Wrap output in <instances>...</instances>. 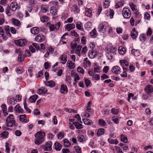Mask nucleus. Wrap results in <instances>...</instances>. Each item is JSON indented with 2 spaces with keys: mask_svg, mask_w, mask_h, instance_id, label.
<instances>
[{
  "mask_svg": "<svg viewBox=\"0 0 153 153\" xmlns=\"http://www.w3.org/2000/svg\"><path fill=\"white\" fill-rule=\"evenodd\" d=\"M117 49L112 46H107L105 48V52L107 57L109 59H112L114 56L116 54Z\"/></svg>",
  "mask_w": 153,
  "mask_h": 153,
  "instance_id": "obj_1",
  "label": "nucleus"
},
{
  "mask_svg": "<svg viewBox=\"0 0 153 153\" xmlns=\"http://www.w3.org/2000/svg\"><path fill=\"white\" fill-rule=\"evenodd\" d=\"M45 133L44 132L38 131L35 135V143L37 145L41 144L44 140Z\"/></svg>",
  "mask_w": 153,
  "mask_h": 153,
  "instance_id": "obj_2",
  "label": "nucleus"
},
{
  "mask_svg": "<svg viewBox=\"0 0 153 153\" xmlns=\"http://www.w3.org/2000/svg\"><path fill=\"white\" fill-rule=\"evenodd\" d=\"M5 123L6 126L8 127H11L15 126L16 121L13 115L10 114L7 117Z\"/></svg>",
  "mask_w": 153,
  "mask_h": 153,
  "instance_id": "obj_3",
  "label": "nucleus"
},
{
  "mask_svg": "<svg viewBox=\"0 0 153 153\" xmlns=\"http://www.w3.org/2000/svg\"><path fill=\"white\" fill-rule=\"evenodd\" d=\"M122 14L124 18L126 19L129 18L131 16L130 10L127 8H124L123 9Z\"/></svg>",
  "mask_w": 153,
  "mask_h": 153,
  "instance_id": "obj_4",
  "label": "nucleus"
},
{
  "mask_svg": "<svg viewBox=\"0 0 153 153\" xmlns=\"http://www.w3.org/2000/svg\"><path fill=\"white\" fill-rule=\"evenodd\" d=\"M14 42L17 45L23 46L26 44V41L25 39H19L15 40Z\"/></svg>",
  "mask_w": 153,
  "mask_h": 153,
  "instance_id": "obj_5",
  "label": "nucleus"
},
{
  "mask_svg": "<svg viewBox=\"0 0 153 153\" xmlns=\"http://www.w3.org/2000/svg\"><path fill=\"white\" fill-rule=\"evenodd\" d=\"M107 27L105 26L103 23L100 24L98 28L99 32L101 33H104L106 30Z\"/></svg>",
  "mask_w": 153,
  "mask_h": 153,
  "instance_id": "obj_6",
  "label": "nucleus"
},
{
  "mask_svg": "<svg viewBox=\"0 0 153 153\" xmlns=\"http://www.w3.org/2000/svg\"><path fill=\"white\" fill-rule=\"evenodd\" d=\"M52 143L51 141H48L46 142V144L45 146L44 149L45 151H50L52 149L51 146Z\"/></svg>",
  "mask_w": 153,
  "mask_h": 153,
  "instance_id": "obj_7",
  "label": "nucleus"
},
{
  "mask_svg": "<svg viewBox=\"0 0 153 153\" xmlns=\"http://www.w3.org/2000/svg\"><path fill=\"white\" fill-rule=\"evenodd\" d=\"M91 65V62L86 57L83 60V67L86 69L87 67H90Z\"/></svg>",
  "mask_w": 153,
  "mask_h": 153,
  "instance_id": "obj_8",
  "label": "nucleus"
},
{
  "mask_svg": "<svg viewBox=\"0 0 153 153\" xmlns=\"http://www.w3.org/2000/svg\"><path fill=\"white\" fill-rule=\"evenodd\" d=\"M45 37L43 35L38 34L35 38V40L37 42H41L45 40Z\"/></svg>",
  "mask_w": 153,
  "mask_h": 153,
  "instance_id": "obj_9",
  "label": "nucleus"
},
{
  "mask_svg": "<svg viewBox=\"0 0 153 153\" xmlns=\"http://www.w3.org/2000/svg\"><path fill=\"white\" fill-rule=\"evenodd\" d=\"M97 55V52L95 50H89L88 53L89 57L91 59L94 58Z\"/></svg>",
  "mask_w": 153,
  "mask_h": 153,
  "instance_id": "obj_10",
  "label": "nucleus"
},
{
  "mask_svg": "<svg viewBox=\"0 0 153 153\" xmlns=\"http://www.w3.org/2000/svg\"><path fill=\"white\" fill-rule=\"evenodd\" d=\"M18 4L16 2H14L12 3L10 6H9L10 7L11 10L14 11H16L17 9H19L18 8Z\"/></svg>",
  "mask_w": 153,
  "mask_h": 153,
  "instance_id": "obj_11",
  "label": "nucleus"
},
{
  "mask_svg": "<svg viewBox=\"0 0 153 153\" xmlns=\"http://www.w3.org/2000/svg\"><path fill=\"white\" fill-rule=\"evenodd\" d=\"M60 91L62 93L66 94L68 91L67 86L64 84H62L61 86Z\"/></svg>",
  "mask_w": 153,
  "mask_h": 153,
  "instance_id": "obj_12",
  "label": "nucleus"
},
{
  "mask_svg": "<svg viewBox=\"0 0 153 153\" xmlns=\"http://www.w3.org/2000/svg\"><path fill=\"white\" fill-rule=\"evenodd\" d=\"M19 117V120L21 122L27 123L29 121V120L26 118V115L25 114L20 115Z\"/></svg>",
  "mask_w": 153,
  "mask_h": 153,
  "instance_id": "obj_13",
  "label": "nucleus"
},
{
  "mask_svg": "<svg viewBox=\"0 0 153 153\" xmlns=\"http://www.w3.org/2000/svg\"><path fill=\"white\" fill-rule=\"evenodd\" d=\"M45 84L47 86L52 88L54 87L56 85L55 82L53 80H50L47 82H45Z\"/></svg>",
  "mask_w": 153,
  "mask_h": 153,
  "instance_id": "obj_14",
  "label": "nucleus"
},
{
  "mask_svg": "<svg viewBox=\"0 0 153 153\" xmlns=\"http://www.w3.org/2000/svg\"><path fill=\"white\" fill-rule=\"evenodd\" d=\"M145 92L148 94L151 93L153 91L152 87L150 85H148L145 89Z\"/></svg>",
  "mask_w": 153,
  "mask_h": 153,
  "instance_id": "obj_15",
  "label": "nucleus"
},
{
  "mask_svg": "<svg viewBox=\"0 0 153 153\" xmlns=\"http://www.w3.org/2000/svg\"><path fill=\"white\" fill-rule=\"evenodd\" d=\"M14 110L16 113H23V110L21 108L19 105L17 104L14 107Z\"/></svg>",
  "mask_w": 153,
  "mask_h": 153,
  "instance_id": "obj_16",
  "label": "nucleus"
},
{
  "mask_svg": "<svg viewBox=\"0 0 153 153\" xmlns=\"http://www.w3.org/2000/svg\"><path fill=\"white\" fill-rule=\"evenodd\" d=\"M92 9L87 7L85 8V15L87 16L91 17L92 15Z\"/></svg>",
  "mask_w": 153,
  "mask_h": 153,
  "instance_id": "obj_17",
  "label": "nucleus"
},
{
  "mask_svg": "<svg viewBox=\"0 0 153 153\" xmlns=\"http://www.w3.org/2000/svg\"><path fill=\"white\" fill-rule=\"evenodd\" d=\"M59 59L61 61V62L63 64H65L67 61V56L65 55H63L60 56Z\"/></svg>",
  "mask_w": 153,
  "mask_h": 153,
  "instance_id": "obj_18",
  "label": "nucleus"
},
{
  "mask_svg": "<svg viewBox=\"0 0 153 153\" xmlns=\"http://www.w3.org/2000/svg\"><path fill=\"white\" fill-rule=\"evenodd\" d=\"M30 32L33 34L37 35L39 33V29L36 27H33L31 29Z\"/></svg>",
  "mask_w": 153,
  "mask_h": 153,
  "instance_id": "obj_19",
  "label": "nucleus"
},
{
  "mask_svg": "<svg viewBox=\"0 0 153 153\" xmlns=\"http://www.w3.org/2000/svg\"><path fill=\"white\" fill-rule=\"evenodd\" d=\"M120 68L119 67L116 66L114 67L111 71L113 72H114L115 74H118L120 72Z\"/></svg>",
  "mask_w": 153,
  "mask_h": 153,
  "instance_id": "obj_20",
  "label": "nucleus"
},
{
  "mask_svg": "<svg viewBox=\"0 0 153 153\" xmlns=\"http://www.w3.org/2000/svg\"><path fill=\"white\" fill-rule=\"evenodd\" d=\"M138 35V32L136 31L135 28L133 29L131 32V37L134 39H136Z\"/></svg>",
  "mask_w": 153,
  "mask_h": 153,
  "instance_id": "obj_21",
  "label": "nucleus"
},
{
  "mask_svg": "<svg viewBox=\"0 0 153 153\" xmlns=\"http://www.w3.org/2000/svg\"><path fill=\"white\" fill-rule=\"evenodd\" d=\"M118 51L119 53L121 55H124L126 52V49L123 46H120L118 48Z\"/></svg>",
  "mask_w": 153,
  "mask_h": 153,
  "instance_id": "obj_22",
  "label": "nucleus"
},
{
  "mask_svg": "<svg viewBox=\"0 0 153 153\" xmlns=\"http://www.w3.org/2000/svg\"><path fill=\"white\" fill-rule=\"evenodd\" d=\"M48 90L46 88L42 87L40 88L38 90V92L39 94H41L43 93L45 94L47 92Z\"/></svg>",
  "mask_w": 153,
  "mask_h": 153,
  "instance_id": "obj_23",
  "label": "nucleus"
},
{
  "mask_svg": "<svg viewBox=\"0 0 153 153\" xmlns=\"http://www.w3.org/2000/svg\"><path fill=\"white\" fill-rule=\"evenodd\" d=\"M68 66L70 69H73L75 67V63L73 62L72 61L68 60L67 62Z\"/></svg>",
  "mask_w": 153,
  "mask_h": 153,
  "instance_id": "obj_24",
  "label": "nucleus"
},
{
  "mask_svg": "<svg viewBox=\"0 0 153 153\" xmlns=\"http://www.w3.org/2000/svg\"><path fill=\"white\" fill-rule=\"evenodd\" d=\"M75 27V25L73 24H68L66 25L65 29H67L68 31H69L71 29L74 28Z\"/></svg>",
  "mask_w": 153,
  "mask_h": 153,
  "instance_id": "obj_25",
  "label": "nucleus"
},
{
  "mask_svg": "<svg viewBox=\"0 0 153 153\" xmlns=\"http://www.w3.org/2000/svg\"><path fill=\"white\" fill-rule=\"evenodd\" d=\"M82 48V46L79 45H78L76 48L75 52L77 54V55L80 56H81V51Z\"/></svg>",
  "mask_w": 153,
  "mask_h": 153,
  "instance_id": "obj_26",
  "label": "nucleus"
},
{
  "mask_svg": "<svg viewBox=\"0 0 153 153\" xmlns=\"http://www.w3.org/2000/svg\"><path fill=\"white\" fill-rule=\"evenodd\" d=\"M76 28L81 31H83L84 29L83 27V25L82 23L80 22H78L76 24Z\"/></svg>",
  "mask_w": 153,
  "mask_h": 153,
  "instance_id": "obj_27",
  "label": "nucleus"
},
{
  "mask_svg": "<svg viewBox=\"0 0 153 153\" xmlns=\"http://www.w3.org/2000/svg\"><path fill=\"white\" fill-rule=\"evenodd\" d=\"M38 96L35 94L30 97L29 98V100L31 102H34L37 98Z\"/></svg>",
  "mask_w": 153,
  "mask_h": 153,
  "instance_id": "obj_28",
  "label": "nucleus"
},
{
  "mask_svg": "<svg viewBox=\"0 0 153 153\" xmlns=\"http://www.w3.org/2000/svg\"><path fill=\"white\" fill-rule=\"evenodd\" d=\"M82 120L84 124L87 125H91L93 123L91 120L87 119H84Z\"/></svg>",
  "mask_w": 153,
  "mask_h": 153,
  "instance_id": "obj_29",
  "label": "nucleus"
},
{
  "mask_svg": "<svg viewBox=\"0 0 153 153\" xmlns=\"http://www.w3.org/2000/svg\"><path fill=\"white\" fill-rule=\"evenodd\" d=\"M54 146L55 149L58 151L60 150L62 147L61 144L57 142L55 143Z\"/></svg>",
  "mask_w": 153,
  "mask_h": 153,
  "instance_id": "obj_30",
  "label": "nucleus"
},
{
  "mask_svg": "<svg viewBox=\"0 0 153 153\" xmlns=\"http://www.w3.org/2000/svg\"><path fill=\"white\" fill-rule=\"evenodd\" d=\"M73 124L75 126L76 128L77 129H80L83 128V126L82 124L79 122H74L73 123Z\"/></svg>",
  "mask_w": 153,
  "mask_h": 153,
  "instance_id": "obj_31",
  "label": "nucleus"
},
{
  "mask_svg": "<svg viewBox=\"0 0 153 153\" xmlns=\"http://www.w3.org/2000/svg\"><path fill=\"white\" fill-rule=\"evenodd\" d=\"M105 13L107 16L109 15L111 19H112L113 18L114 14V11L112 10H110L109 11H106Z\"/></svg>",
  "mask_w": 153,
  "mask_h": 153,
  "instance_id": "obj_32",
  "label": "nucleus"
},
{
  "mask_svg": "<svg viewBox=\"0 0 153 153\" xmlns=\"http://www.w3.org/2000/svg\"><path fill=\"white\" fill-rule=\"evenodd\" d=\"M91 36L93 38H96L97 35V32L96 29H94L90 33Z\"/></svg>",
  "mask_w": 153,
  "mask_h": 153,
  "instance_id": "obj_33",
  "label": "nucleus"
},
{
  "mask_svg": "<svg viewBox=\"0 0 153 153\" xmlns=\"http://www.w3.org/2000/svg\"><path fill=\"white\" fill-rule=\"evenodd\" d=\"M92 27V24L90 22H88L85 25V30H88Z\"/></svg>",
  "mask_w": 153,
  "mask_h": 153,
  "instance_id": "obj_34",
  "label": "nucleus"
},
{
  "mask_svg": "<svg viewBox=\"0 0 153 153\" xmlns=\"http://www.w3.org/2000/svg\"><path fill=\"white\" fill-rule=\"evenodd\" d=\"M78 141L80 142H82L85 140V138L83 135H79L77 137Z\"/></svg>",
  "mask_w": 153,
  "mask_h": 153,
  "instance_id": "obj_35",
  "label": "nucleus"
},
{
  "mask_svg": "<svg viewBox=\"0 0 153 153\" xmlns=\"http://www.w3.org/2000/svg\"><path fill=\"white\" fill-rule=\"evenodd\" d=\"M5 33L9 37L10 36L11 34L10 33V26L8 25L6 26L5 27Z\"/></svg>",
  "mask_w": 153,
  "mask_h": 153,
  "instance_id": "obj_36",
  "label": "nucleus"
},
{
  "mask_svg": "<svg viewBox=\"0 0 153 153\" xmlns=\"http://www.w3.org/2000/svg\"><path fill=\"white\" fill-rule=\"evenodd\" d=\"M10 7L9 6H8L7 7L5 10V12L6 14L9 16H10L11 15V13H10Z\"/></svg>",
  "mask_w": 153,
  "mask_h": 153,
  "instance_id": "obj_37",
  "label": "nucleus"
},
{
  "mask_svg": "<svg viewBox=\"0 0 153 153\" xmlns=\"http://www.w3.org/2000/svg\"><path fill=\"white\" fill-rule=\"evenodd\" d=\"M108 141L109 143L111 144H117L118 143V142L116 139L112 140V139L109 138L108 139Z\"/></svg>",
  "mask_w": 153,
  "mask_h": 153,
  "instance_id": "obj_38",
  "label": "nucleus"
},
{
  "mask_svg": "<svg viewBox=\"0 0 153 153\" xmlns=\"http://www.w3.org/2000/svg\"><path fill=\"white\" fill-rule=\"evenodd\" d=\"M12 19L14 25L19 26L20 25V22L18 19L14 18H13Z\"/></svg>",
  "mask_w": 153,
  "mask_h": 153,
  "instance_id": "obj_39",
  "label": "nucleus"
},
{
  "mask_svg": "<svg viewBox=\"0 0 153 153\" xmlns=\"http://www.w3.org/2000/svg\"><path fill=\"white\" fill-rule=\"evenodd\" d=\"M24 55L20 53L18 56V60L19 62H22L24 61Z\"/></svg>",
  "mask_w": 153,
  "mask_h": 153,
  "instance_id": "obj_40",
  "label": "nucleus"
},
{
  "mask_svg": "<svg viewBox=\"0 0 153 153\" xmlns=\"http://www.w3.org/2000/svg\"><path fill=\"white\" fill-rule=\"evenodd\" d=\"M131 53L135 56H138L139 55V50L133 49L131 50Z\"/></svg>",
  "mask_w": 153,
  "mask_h": 153,
  "instance_id": "obj_41",
  "label": "nucleus"
},
{
  "mask_svg": "<svg viewBox=\"0 0 153 153\" xmlns=\"http://www.w3.org/2000/svg\"><path fill=\"white\" fill-rule=\"evenodd\" d=\"M77 43L75 41L72 42L71 43V47L72 49L75 50L77 46Z\"/></svg>",
  "mask_w": 153,
  "mask_h": 153,
  "instance_id": "obj_42",
  "label": "nucleus"
},
{
  "mask_svg": "<svg viewBox=\"0 0 153 153\" xmlns=\"http://www.w3.org/2000/svg\"><path fill=\"white\" fill-rule=\"evenodd\" d=\"M71 145V144L70 143L69 141L67 140L66 139H65L64 140V145L66 147H68Z\"/></svg>",
  "mask_w": 153,
  "mask_h": 153,
  "instance_id": "obj_43",
  "label": "nucleus"
},
{
  "mask_svg": "<svg viewBox=\"0 0 153 153\" xmlns=\"http://www.w3.org/2000/svg\"><path fill=\"white\" fill-rule=\"evenodd\" d=\"M123 1L121 0L120 1L116 4L115 7L116 8H118L123 6Z\"/></svg>",
  "mask_w": 153,
  "mask_h": 153,
  "instance_id": "obj_44",
  "label": "nucleus"
},
{
  "mask_svg": "<svg viewBox=\"0 0 153 153\" xmlns=\"http://www.w3.org/2000/svg\"><path fill=\"white\" fill-rule=\"evenodd\" d=\"M129 6L132 11H136L137 10V7L136 5L134 4L133 3H130L129 4Z\"/></svg>",
  "mask_w": 153,
  "mask_h": 153,
  "instance_id": "obj_45",
  "label": "nucleus"
},
{
  "mask_svg": "<svg viewBox=\"0 0 153 153\" xmlns=\"http://www.w3.org/2000/svg\"><path fill=\"white\" fill-rule=\"evenodd\" d=\"M120 62L121 65L123 67L124 66H128V62L125 60H120Z\"/></svg>",
  "mask_w": 153,
  "mask_h": 153,
  "instance_id": "obj_46",
  "label": "nucleus"
},
{
  "mask_svg": "<svg viewBox=\"0 0 153 153\" xmlns=\"http://www.w3.org/2000/svg\"><path fill=\"white\" fill-rule=\"evenodd\" d=\"M104 133V129L103 128H100L98 131L97 133V135L99 137L100 136L103 134Z\"/></svg>",
  "mask_w": 153,
  "mask_h": 153,
  "instance_id": "obj_47",
  "label": "nucleus"
},
{
  "mask_svg": "<svg viewBox=\"0 0 153 153\" xmlns=\"http://www.w3.org/2000/svg\"><path fill=\"white\" fill-rule=\"evenodd\" d=\"M72 10L74 12L76 13H78L79 12V10L78 9V7L77 5H74L72 7Z\"/></svg>",
  "mask_w": 153,
  "mask_h": 153,
  "instance_id": "obj_48",
  "label": "nucleus"
},
{
  "mask_svg": "<svg viewBox=\"0 0 153 153\" xmlns=\"http://www.w3.org/2000/svg\"><path fill=\"white\" fill-rule=\"evenodd\" d=\"M88 50L86 46L83 47L82 49L81 54L82 55H85L87 53Z\"/></svg>",
  "mask_w": 153,
  "mask_h": 153,
  "instance_id": "obj_49",
  "label": "nucleus"
},
{
  "mask_svg": "<svg viewBox=\"0 0 153 153\" xmlns=\"http://www.w3.org/2000/svg\"><path fill=\"white\" fill-rule=\"evenodd\" d=\"M120 138L121 140L123 142L127 143L128 142V139L127 137L125 135L121 134L120 136Z\"/></svg>",
  "mask_w": 153,
  "mask_h": 153,
  "instance_id": "obj_50",
  "label": "nucleus"
},
{
  "mask_svg": "<svg viewBox=\"0 0 153 153\" xmlns=\"http://www.w3.org/2000/svg\"><path fill=\"white\" fill-rule=\"evenodd\" d=\"M99 124L102 126H104L106 125V123L103 120L100 119L98 121Z\"/></svg>",
  "mask_w": 153,
  "mask_h": 153,
  "instance_id": "obj_51",
  "label": "nucleus"
},
{
  "mask_svg": "<svg viewBox=\"0 0 153 153\" xmlns=\"http://www.w3.org/2000/svg\"><path fill=\"white\" fill-rule=\"evenodd\" d=\"M8 133L6 131H4L1 134V137L3 138H5L7 137Z\"/></svg>",
  "mask_w": 153,
  "mask_h": 153,
  "instance_id": "obj_52",
  "label": "nucleus"
},
{
  "mask_svg": "<svg viewBox=\"0 0 153 153\" xmlns=\"http://www.w3.org/2000/svg\"><path fill=\"white\" fill-rule=\"evenodd\" d=\"M139 39L141 41L144 42L146 40V39L145 35L143 34L140 35V36L139 37Z\"/></svg>",
  "mask_w": 153,
  "mask_h": 153,
  "instance_id": "obj_53",
  "label": "nucleus"
},
{
  "mask_svg": "<svg viewBox=\"0 0 153 153\" xmlns=\"http://www.w3.org/2000/svg\"><path fill=\"white\" fill-rule=\"evenodd\" d=\"M17 102V100L14 98H10V104L11 105H14Z\"/></svg>",
  "mask_w": 153,
  "mask_h": 153,
  "instance_id": "obj_54",
  "label": "nucleus"
},
{
  "mask_svg": "<svg viewBox=\"0 0 153 153\" xmlns=\"http://www.w3.org/2000/svg\"><path fill=\"white\" fill-rule=\"evenodd\" d=\"M41 21L42 22H46L48 21V16H45L42 17L40 19Z\"/></svg>",
  "mask_w": 153,
  "mask_h": 153,
  "instance_id": "obj_55",
  "label": "nucleus"
},
{
  "mask_svg": "<svg viewBox=\"0 0 153 153\" xmlns=\"http://www.w3.org/2000/svg\"><path fill=\"white\" fill-rule=\"evenodd\" d=\"M94 72L100 73V68L99 66L98 65L94 66Z\"/></svg>",
  "mask_w": 153,
  "mask_h": 153,
  "instance_id": "obj_56",
  "label": "nucleus"
},
{
  "mask_svg": "<svg viewBox=\"0 0 153 153\" xmlns=\"http://www.w3.org/2000/svg\"><path fill=\"white\" fill-rule=\"evenodd\" d=\"M52 15L54 16L57 14V11L55 8L51 9L50 11Z\"/></svg>",
  "mask_w": 153,
  "mask_h": 153,
  "instance_id": "obj_57",
  "label": "nucleus"
},
{
  "mask_svg": "<svg viewBox=\"0 0 153 153\" xmlns=\"http://www.w3.org/2000/svg\"><path fill=\"white\" fill-rule=\"evenodd\" d=\"M57 136L58 139L61 140L64 137V134L62 132H60Z\"/></svg>",
  "mask_w": 153,
  "mask_h": 153,
  "instance_id": "obj_58",
  "label": "nucleus"
},
{
  "mask_svg": "<svg viewBox=\"0 0 153 153\" xmlns=\"http://www.w3.org/2000/svg\"><path fill=\"white\" fill-rule=\"evenodd\" d=\"M91 101L88 102L87 106L86 111L88 112H89L91 110Z\"/></svg>",
  "mask_w": 153,
  "mask_h": 153,
  "instance_id": "obj_59",
  "label": "nucleus"
},
{
  "mask_svg": "<svg viewBox=\"0 0 153 153\" xmlns=\"http://www.w3.org/2000/svg\"><path fill=\"white\" fill-rule=\"evenodd\" d=\"M77 71L78 72L82 74H84L85 71L80 66H79L77 67Z\"/></svg>",
  "mask_w": 153,
  "mask_h": 153,
  "instance_id": "obj_60",
  "label": "nucleus"
},
{
  "mask_svg": "<svg viewBox=\"0 0 153 153\" xmlns=\"http://www.w3.org/2000/svg\"><path fill=\"white\" fill-rule=\"evenodd\" d=\"M49 29L50 31H53L55 29L56 30V28L55 26V25L51 24V25L49 26Z\"/></svg>",
  "mask_w": 153,
  "mask_h": 153,
  "instance_id": "obj_61",
  "label": "nucleus"
},
{
  "mask_svg": "<svg viewBox=\"0 0 153 153\" xmlns=\"http://www.w3.org/2000/svg\"><path fill=\"white\" fill-rule=\"evenodd\" d=\"M152 30L151 28L149 27L146 32V35L147 36H150L152 34Z\"/></svg>",
  "mask_w": 153,
  "mask_h": 153,
  "instance_id": "obj_62",
  "label": "nucleus"
},
{
  "mask_svg": "<svg viewBox=\"0 0 153 153\" xmlns=\"http://www.w3.org/2000/svg\"><path fill=\"white\" fill-rule=\"evenodd\" d=\"M95 46V44L94 42H91L89 44V47L91 49V50H94Z\"/></svg>",
  "mask_w": 153,
  "mask_h": 153,
  "instance_id": "obj_63",
  "label": "nucleus"
},
{
  "mask_svg": "<svg viewBox=\"0 0 153 153\" xmlns=\"http://www.w3.org/2000/svg\"><path fill=\"white\" fill-rule=\"evenodd\" d=\"M75 149L77 153H81L82 152L81 149L79 146H76L75 147Z\"/></svg>",
  "mask_w": 153,
  "mask_h": 153,
  "instance_id": "obj_64",
  "label": "nucleus"
}]
</instances>
